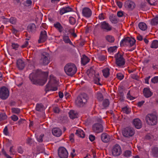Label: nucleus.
Listing matches in <instances>:
<instances>
[{
  "instance_id": "f257e3e1",
  "label": "nucleus",
  "mask_w": 158,
  "mask_h": 158,
  "mask_svg": "<svg viewBox=\"0 0 158 158\" xmlns=\"http://www.w3.org/2000/svg\"><path fill=\"white\" fill-rule=\"evenodd\" d=\"M44 77L43 79H37V74L36 72H34L29 75V78L31 81L35 84H38L40 85H44L46 82L47 78L48 75V72H44L43 73Z\"/></svg>"
},
{
  "instance_id": "f03ea898",
  "label": "nucleus",
  "mask_w": 158,
  "mask_h": 158,
  "mask_svg": "<svg viewBox=\"0 0 158 158\" xmlns=\"http://www.w3.org/2000/svg\"><path fill=\"white\" fill-rule=\"evenodd\" d=\"M64 70L67 75L72 76L76 73L77 69L74 64L69 63L65 65L64 67Z\"/></svg>"
},
{
  "instance_id": "7ed1b4c3",
  "label": "nucleus",
  "mask_w": 158,
  "mask_h": 158,
  "mask_svg": "<svg viewBox=\"0 0 158 158\" xmlns=\"http://www.w3.org/2000/svg\"><path fill=\"white\" fill-rule=\"evenodd\" d=\"M145 121L148 125L153 126L157 123V117L153 114H148L146 117Z\"/></svg>"
},
{
  "instance_id": "20e7f679",
  "label": "nucleus",
  "mask_w": 158,
  "mask_h": 158,
  "mask_svg": "<svg viewBox=\"0 0 158 158\" xmlns=\"http://www.w3.org/2000/svg\"><path fill=\"white\" fill-rule=\"evenodd\" d=\"M87 73L89 77H94V82L95 84L101 85V83L100 82V77L98 73L95 74V71L92 69L88 70Z\"/></svg>"
},
{
  "instance_id": "39448f33",
  "label": "nucleus",
  "mask_w": 158,
  "mask_h": 158,
  "mask_svg": "<svg viewBox=\"0 0 158 158\" xmlns=\"http://www.w3.org/2000/svg\"><path fill=\"white\" fill-rule=\"evenodd\" d=\"M135 133V130L132 127H126L122 131L123 135L125 137L128 138L132 136Z\"/></svg>"
},
{
  "instance_id": "423d86ee",
  "label": "nucleus",
  "mask_w": 158,
  "mask_h": 158,
  "mask_svg": "<svg viewBox=\"0 0 158 158\" xmlns=\"http://www.w3.org/2000/svg\"><path fill=\"white\" fill-rule=\"evenodd\" d=\"M87 98L86 95H81L78 96L75 101L76 104L78 106H81L87 102Z\"/></svg>"
},
{
  "instance_id": "0eeeda50",
  "label": "nucleus",
  "mask_w": 158,
  "mask_h": 158,
  "mask_svg": "<svg viewBox=\"0 0 158 158\" xmlns=\"http://www.w3.org/2000/svg\"><path fill=\"white\" fill-rule=\"evenodd\" d=\"M115 58L116 64L118 66L121 67L124 65L125 60L122 55L118 53L115 55Z\"/></svg>"
},
{
  "instance_id": "6e6552de",
  "label": "nucleus",
  "mask_w": 158,
  "mask_h": 158,
  "mask_svg": "<svg viewBox=\"0 0 158 158\" xmlns=\"http://www.w3.org/2000/svg\"><path fill=\"white\" fill-rule=\"evenodd\" d=\"M9 94V90L5 87H2L0 89V98L2 99H6Z\"/></svg>"
},
{
  "instance_id": "1a4fd4ad",
  "label": "nucleus",
  "mask_w": 158,
  "mask_h": 158,
  "mask_svg": "<svg viewBox=\"0 0 158 158\" xmlns=\"http://www.w3.org/2000/svg\"><path fill=\"white\" fill-rule=\"evenodd\" d=\"M49 59L50 57L49 54L46 52H44L42 54L40 62L44 65L48 64L49 63Z\"/></svg>"
},
{
  "instance_id": "9d476101",
  "label": "nucleus",
  "mask_w": 158,
  "mask_h": 158,
  "mask_svg": "<svg viewBox=\"0 0 158 158\" xmlns=\"http://www.w3.org/2000/svg\"><path fill=\"white\" fill-rule=\"evenodd\" d=\"M58 155L60 158H67L68 153L65 148L63 147H60L58 150Z\"/></svg>"
},
{
  "instance_id": "9b49d317",
  "label": "nucleus",
  "mask_w": 158,
  "mask_h": 158,
  "mask_svg": "<svg viewBox=\"0 0 158 158\" xmlns=\"http://www.w3.org/2000/svg\"><path fill=\"white\" fill-rule=\"evenodd\" d=\"M101 29L104 31H109L112 29V26L106 21L102 22L100 24Z\"/></svg>"
},
{
  "instance_id": "f8f14e48",
  "label": "nucleus",
  "mask_w": 158,
  "mask_h": 158,
  "mask_svg": "<svg viewBox=\"0 0 158 158\" xmlns=\"http://www.w3.org/2000/svg\"><path fill=\"white\" fill-rule=\"evenodd\" d=\"M112 152L113 155L114 156L120 155L122 153V150L120 146L118 144H116L112 149Z\"/></svg>"
},
{
  "instance_id": "ddd939ff",
  "label": "nucleus",
  "mask_w": 158,
  "mask_h": 158,
  "mask_svg": "<svg viewBox=\"0 0 158 158\" xmlns=\"http://www.w3.org/2000/svg\"><path fill=\"white\" fill-rule=\"evenodd\" d=\"M92 128L93 131L97 133L101 132L103 131L102 125L99 123L94 124L92 126Z\"/></svg>"
},
{
  "instance_id": "4468645a",
  "label": "nucleus",
  "mask_w": 158,
  "mask_h": 158,
  "mask_svg": "<svg viewBox=\"0 0 158 158\" xmlns=\"http://www.w3.org/2000/svg\"><path fill=\"white\" fill-rule=\"evenodd\" d=\"M47 39V32L45 30L41 31L39 39L38 40V43H40L45 41Z\"/></svg>"
},
{
  "instance_id": "2eb2a0df",
  "label": "nucleus",
  "mask_w": 158,
  "mask_h": 158,
  "mask_svg": "<svg viewBox=\"0 0 158 158\" xmlns=\"http://www.w3.org/2000/svg\"><path fill=\"white\" fill-rule=\"evenodd\" d=\"M52 78L50 81H48L47 85H46L45 90L46 92L50 91H55L57 90V88L56 87H53L52 85L51 82L52 81Z\"/></svg>"
},
{
  "instance_id": "dca6fc26",
  "label": "nucleus",
  "mask_w": 158,
  "mask_h": 158,
  "mask_svg": "<svg viewBox=\"0 0 158 158\" xmlns=\"http://www.w3.org/2000/svg\"><path fill=\"white\" fill-rule=\"evenodd\" d=\"M82 14L83 16L86 18H89L92 15V11L89 8H84L82 10Z\"/></svg>"
},
{
  "instance_id": "f3484780",
  "label": "nucleus",
  "mask_w": 158,
  "mask_h": 158,
  "mask_svg": "<svg viewBox=\"0 0 158 158\" xmlns=\"http://www.w3.org/2000/svg\"><path fill=\"white\" fill-rule=\"evenodd\" d=\"M133 124L135 127L138 129H140L142 127V122L138 118H135L133 120Z\"/></svg>"
},
{
  "instance_id": "a211bd4d",
  "label": "nucleus",
  "mask_w": 158,
  "mask_h": 158,
  "mask_svg": "<svg viewBox=\"0 0 158 158\" xmlns=\"http://www.w3.org/2000/svg\"><path fill=\"white\" fill-rule=\"evenodd\" d=\"M111 137L106 133H103L101 135V139L102 141L105 143L109 142L111 139Z\"/></svg>"
},
{
  "instance_id": "6ab92c4d",
  "label": "nucleus",
  "mask_w": 158,
  "mask_h": 158,
  "mask_svg": "<svg viewBox=\"0 0 158 158\" xmlns=\"http://www.w3.org/2000/svg\"><path fill=\"white\" fill-rule=\"evenodd\" d=\"M124 5L126 8L131 9H134L135 6V3L133 2L130 1H126Z\"/></svg>"
},
{
  "instance_id": "aec40b11",
  "label": "nucleus",
  "mask_w": 158,
  "mask_h": 158,
  "mask_svg": "<svg viewBox=\"0 0 158 158\" xmlns=\"http://www.w3.org/2000/svg\"><path fill=\"white\" fill-rule=\"evenodd\" d=\"M52 133L55 136L59 137L62 134L61 130L58 128H54L52 130Z\"/></svg>"
},
{
  "instance_id": "412c9836",
  "label": "nucleus",
  "mask_w": 158,
  "mask_h": 158,
  "mask_svg": "<svg viewBox=\"0 0 158 158\" xmlns=\"http://www.w3.org/2000/svg\"><path fill=\"white\" fill-rule=\"evenodd\" d=\"M69 116L71 119H74L77 118L78 116V114L76 111L71 110L69 113Z\"/></svg>"
},
{
  "instance_id": "4be33fe9",
  "label": "nucleus",
  "mask_w": 158,
  "mask_h": 158,
  "mask_svg": "<svg viewBox=\"0 0 158 158\" xmlns=\"http://www.w3.org/2000/svg\"><path fill=\"white\" fill-rule=\"evenodd\" d=\"M143 92L144 96L146 98H149L152 95V93L148 88H144Z\"/></svg>"
},
{
  "instance_id": "5701e85b",
  "label": "nucleus",
  "mask_w": 158,
  "mask_h": 158,
  "mask_svg": "<svg viewBox=\"0 0 158 158\" xmlns=\"http://www.w3.org/2000/svg\"><path fill=\"white\" fill-rule=\"evenodd\" d=\"M72 9L68 6L63 7L61 8L60 11V15H63L65 13L72 11Z\"/></svg>"
},
{
  "instance_id": "b1692460",
  "label": "nucleus",
  "mask_w": 158,
  "mask_h": 158,
  "mask_svg": "<svg viewBox=\"0 0 158 158\" xmlns=\"http://www.w3.org/2000/svg\"><path fill=\"white\" fill-rule=\"evenodd\" d=\"M17 65L18 67L21 70L23 69L25 66L24 62L21 59H19L17 60Z\"/></svg>"
},
{
  "instance_id": "393cba45",
  "label": "nucleus",
  "mask_w": 158,
  "mask_h": 158,
  "mask_svg": "<svg viewBox=\"0 0 158 158\" xmlns=\"http://www.w3.org/2000/svg\"><path fill=\"white\" fill-rule=\"evenodd\" d=\"M89 59L86 56L84 55L81 58V64L83 65H85L89 62Z\"/></svg>"
},
{
  "instance_id": "a878e982",
  "label": "nucleus",
  "mask_w": 158,
  "mask_h": 158,
  "mask_svg": "<svg viewBox=\"0 0 158 158\" xmlns=\"http://www.w3.org/2000/svg\"><path fill=\"white\" fill-rule=\"evenodd\" d=\"M109 19L111 22L113 23H116L118 22V19L116 15L113 14L110 15Z\"/></svg>"
},
{
  "instance_id": "bb28decb",
  "label": "nucleus",
  "mask_w": 158,
  "mask_h": 158,
  "mask_svg": "<svg viewBox=\"0 0 158 158\" xmlns=\"http://www.w3.org/2000/svg\"><path fill=\"white\" fill-rule=\"evenodd\" d=\"M76 134L79 137L83 138L85 137V133L81 129H79L76 131Z\"/></svg>"
},
{
  "instance_id": "cd10ccee",
  "label": "nucleus",
  "mask_w": 158,
  "mask_h": 158,
  "mask_svg": "<svg viewBox=\"0 0 158 158\" xmlns=\"http://www.w3.org/2000/svg\"><path fill=\"white\" fill-rule=\"evenodd\" d=\"M54 26L60 32H61L62 31L63 27L59 23L56 22L54 23Z\"/></svg>"
},
{
  "instance_id": "c85d7f7f",
  "label": "nucleus",
  "mask_w": 158,
  "mask_h": 158,
  "mask_svg": "<svg viewBox=\"0 0 158 158\" xmlns=\"http://www.w3.org/2000/svg\"><path fill=\"white\" fill-rule=\"evenodd\" d=\"M139 27L140 29L142 31H145L147 28V26L144 23L140 22L139 24Z\"/></svg>"
},
{
  "instance_id": "c756f323",
  "label": "nucleus",
  "mask_w": 158,
  "mask_h": 158,
  "mask_svg": "<svg viewBox=\"0 0 158 158\" xmlns=\"http://www.w3.org/2000/svg\"><path fill=\"white\" fill-rule=\"evenodd\" d=\"M45 109V107L42 104H37L36 105V110L38 111H42Z\"/></svg>"
},
{
  "instance_id": "7c9ffc66",
  "label": "nucleus",
  "mask_w": 158,
  "mask_h": 158,
  "mask_svg": "<svg viewBox=\"0 0 158 158\" xmlns=\"http://www.w3.org/2000/svg\"><path fill=\"white\" fill-rule=\"evenodd\" d=\"M103 75L105 77H108L110 75V69L108 68H106L102 70Z\"/></svg>"
},
{
  "instance_id": "2f4dec72",
  "label": "nucleus",
  "mask_w": 158,
  "mask_h": 158,
  "mask_svg": "<svg viewBox=\"0 0 158 158\" xmlns=\"http://www.w3.org/2000/svg\"><path fill=\"white\" fill-rule=\"evenodd\" d=\"M152 154L154 157H157L158 156V148L155 147L152 150Z\"/></svg>"
},
{
  "instance_id": "473e14b6",
  "label": "nucleus",
  "mask_w": 158,
  "mask_h": 158,
  "mask_svg": "<svg viewBox=\"0 0 158 158\" xmlns=\"http://www.w3.org/2000/svg\"><path fill=\"white\" fill-rule=\"evenodd\" d=\"M130 38L127 37L123 39L120 42V44H123L129 46Z\"/></svg>"
},
{
  "instance_id": "72a5a7b5",
  "label": "nucleus",
  "mask_w": 158,
  "mask_h": 158,
  "mask_svg": "<svg viewBox=\"0 0 158 158\" xmlns=\"http://www.w3.org/2000/svg\"><path fill=\"white\" fill-rule=\"evenodd\" d=\"M11 111L13 114L18 115L20 113L21 110L18 108L13 107L11 109Z\"/></svg>"
},
{
  "instance_id": "f704fd0d",
  "label": "nucleus",
  "mask_w": 158,
  "mask_h": 158,
  "mask_svg": "<svg viewBox=\"0 0 158 158\" xmlns=\"http://www.w3.org/2000/svg\"><path fill=\"white\" fill-rule=\"evenodd\" d=\"M63 41L66 43H69L70 44H72V43L70 40L69 36L68 35H64L63 37Z\"/></svg>"
},
{
  "instance_id": "c9c22d12",
  "label": "nucleus",
  "mask_w": 158,
  "mask_h": 158,
  "mask_svg": "<svg viewBox=\"0 0 158 158\" xmlns=\"http://www.w3.org/2000/svg\"><path fill=\"white\" fill-rule=\"evenodd\" d=\"M106 40L110 43H113L114 40V37L111 35H107L106 36Z\"/></svg>"
},
{
  "instance_id": "e433bc0d",
  "label": "nucleus",
  "mask_w": 158,
  "mask_h": 158,
  "mask_svg": "<svg viewBox=\"0 0 158 158\" xmlns=\"http://www.w3.org/2000/svg\"><path fill=\"white\" fill-rule=\"evenodd\" d=\"M28 30L30 32H32L35 29V26L34 24H31L28 26Z\"/></svg>"
},
{
  "instance_id": "4c0bfd02",
  "label": "nucleus",
  "mask_w": 158,
  "mask_h": 158,
  "mask_svg": "<svg viewBox=\"0 0 158 158\" xmlns=\"http://www.w3.org/2000/svg\"><path fill=\"white\" fill-rule=\"evenodd\" d=\"M151 47L152 48H158V41L157 40H154L152 41Z\"/></svg>"
},
{
  "instance_id": "58836bf2",
  "label": "nucleus",
  "mask_w": 158,
  "mask_h": 158,
  "mask_svg": "<svg viewBox=\"0 0 158 158\" xmlns=\"http://www.w3.org/2000/svg\"><path fill=\"white\" fill-rule=\"evenodd\" d=\"M150 23L152 25H155L158 24V17H156L152 19Z\"/></svg>"
},
{
  "instance_id": "ea45409f",
  "label": "nucleus",
  "mask_w": 158,
  "mask_h": 158,
  "mask_svg": "<svg viewBox=\"0 0 158 158\" xmlns=\"http://www.w3.org/2000/svg\"><path fill=\"white\" fill-rule=\"evenodd\" d=\"M7 117L6 114L1 113L0 114V121L6 119Z\"/></svg>"
},
{
  "instance_id": "a19ab883",
  "label": "nucleus",
  "mask_w": 158,
  "mask_h": 158,
  "mask_svg": "<svg viewBox=\"0 0 158 158\" xmlns=\"http://www.w3.org/2000/svg\"><path fill=\"white\" fill-rule=\"evenodd\" d=\"M69 21L71 24L74 25L76 23V20L74 18L71 16L69 18Z\"/></svg>"
},
{
  "instance_id": "79ce46f5",
  "label": "nucleus",
  "mask_w": 158,
  "mask_h": 158,
  "mask_svg": "<svg viewBox=\"0 0 158 158\" xmlns=\"http://www.w3.org/2000/svg\"><path fill=\"white\" fill-rule=\"evenodd\" d=\"M109 105V102L108 99H105L103 102V106L104 107H108Z\"/></svg>"
},
{
  "instance_id": "37998d69",
  "label": "nucleus",
  "mask_w": 158,
  "mask_h": 158,
  "mask_svg": "<svg viewBox=\"0 0 158 158\" xmlns=\"http://www.w3.org/2000/svg\"><path fill=\"white\" fill-rule=\"evenodd\" d=\"M117 48L116 46L110 47L108 48V51L110 52H114L116 50Z\"/></svg>"
},
{
  "instance_id": "c03bdc74",
  "label": "nucleus",
  "mask_w": 158,
  "mask_h": 158,
  "mask_svg": "<svg viewBox=\"0 0 158 158\" xmlns=\"http://www.w3.org/2000/svg\"><path fill=\"white\" fill-rule=\"evenodd\" d=\"M122 110L124 113H125L127 114H129L131 111L130 109L127 107H125L123 108L122 109Z\"/></svg>"
},
{
  "instance_id": "a18cd8bd",
  "label": "nucleus",
  "mask_w": 158,
  "mask_h": 158,
  "mask_svg": "<svg viewBox=\"0 0 158 158\" xmlns=\"http://www.w3.org/2000/svg\"><path fill=\"white\" fill-rule=\"evenodd\" d=\"M123 155L124 156L126 157H128L131 155V152L130 151L127 150L124 152Z\"/></svg>"
},
{
  "instance_id": "49530a36",
  "label": "nucleus",
  "mask_w": 158,
  "mask_h": 158,
  "mask_svg": "<svg viewBox=\"0 0 158 158\" xmlns=\"http://www.w3.org/2000/svg\"><path fill=\"white\" fill-rule=\"evenodd\" d=\"M97 98L100 101H102L103 99V96L102 94L99 92H98L97 94Z\"/></svg>"
},
{
  "instance_id": "de8ad7c7",
  "label": "nucleus",
  "mask_w": 158,
  "mask_h": 158,
  "mask_svg": "<svg viewBox=\"0 0 158 158\" xmlns=\"http://www.w3.org/2000/svg\"><path fill=\"white\" fill-rule=\"evenodd\" d=\"M9 21L12 24H15L16 22V19L14 17H11L9 20Z\"/></svg>"
},
{
  "instance_id": "09e8293b",
  "label": "nucleus",
  "mask_w": 158,
  "mask_h": 158,
  "mask_svg": "<svg viewBox=\"0 0 158 158\" xmlns=\"http://www.w3.org/2000/svg\"><path fill=\"white\" fill-rule=\"evenodd\" d=\"M151 5H155L156 4V0H146Z\"/></svg>"
},
{
  "instance_id": "8fccbe9b",
  "label": "nucleus",
  "mask_w": 158,
  "mask_h": 158,
  "mask_svg": "<svg viewBox=\"0 0 158 158\" xmlns=\"http://www.w3.org/2000/svg\"><path fill=\"white\" fill-rule=\"evenodd\" d=\"M135 40L133 38H130V42L129 43V46H133L135 43Z\"/></svg>"
},
{
  "instance_id": "3c124183",
  "label": "nucleus",
  "mask_w": 158,
  "mask_h": 158,
  "mask_svg": "<svg viewBox=\"0 0 158 158\" xmlns=\"http://www.w3.org/2000/svg\"><path fill=\"white\" fill-rule=\"evenodd\" d=\"M151 81L153 83L158 82V77H155L151 79Z\"/></svg>"
},
{
  "instance_id": "603ef678",
  "label": "nucleus",
  "mask_w": 158,
  "mask_h": 158,
  "mask_svg": "<svg viewBox=\"0 0 158 158\" xmlns=\"http://www.w3.org/2000/svg\"><path fill=\"white\" fill-rule=\"evenodd\" d=\"M10 118L14 121H16L19 119V118L18 116L15 114H13L11 116Z\"/></svg>"
},
{
  "instance_id": "864d4df0",
  "label": "nucleus",
  "mask_w": 158,
  "mask_h": 158,
  "mask_svg": "<svg viewBox=\"0 0 158 158\" xmlns=\"http://www.w3.org/2000/svg\"><path fill=\"white\" fill-rule=\"evenodd\" d=\"M44 136L43 134H41L38 137H37V139L39 142H41L43 141V138Z\"/></svg>"
},
{
  "instance_id": "5fc2aeb1",
  "label": "nucleus",
  "mask_w": 158,
  "mask_h": 158,
  "mask_svg": "<svg viewBox=\"0 0 158 158\" xmlns=\"http://www.w3.org/2000/svg\"><path fill=\"white\" fill-rule=\"evenodd\" d=\"M117 77L118 79L121 80L123 78V75L122 73H118L117 74Z\"/></svg>"
},
{
  "instance_id": "6e6d98bb",
  "label": "nucleus",
  "mask_w": 158,
  "mask_h": 158,
  "mask_svg": "<svg viewBox=\"0 0 158 158\" xmlns=\"http://www.w3.org/2000/svg\"><path fill=\"white\" fill-rule=\"evenodd\" d=\"M12 48L15 50H17L19 47V45L17 44L12 43L11 45Z\"/></svg>"
},
{
  "instance_id": "4d7b16f0",
  "label": "nucleus",
  "mask_w": 158,
  "mask_h": 158,
  "mask_svg": "<svg viewBox=\"0 0 158 158\" xmlns=\"http://www.w3.org/2000/svg\"><path fill=\"white\" fill-rule=\"evenodd\" d=\"M3 133L4 134L6 135H9V133L8 131V130L7 127L6 126L3 131Z\"/></svg>"
},
{
  "instance_id": "13d9d810",
  "label": "nucleus",
  "mask_w": 158,
  "mask_h": 158,
  "mask_svg": "<svg viewBox=\"0 0 158 158\" xmlns=\"http://www.w3.org/2000/svg\"><path fill=\"white\" fill-rule=\"evenodd\" d=\"M98 17L99 19L101 20H103L105 19V16L103 13L100 14Z\"/></svg>"
},
{
  "instance_id": "bf43d9fd",
  "label": "nucleus",
  "mask_w": 158,
  "mask_h": 158,
  "mask_svg": "<svg viewBox=\"0 0 158 158\" xmlns=\"http://www.w3.org/2000/svg\"><path fill=\"white\" fill-rule=\"evenodd\" d=\"M89 139L91 142L94 141L95 139V137L92 135H90L89 136Z\"/></svg>"
},
{
  "instance_id": "052dcab7",
  "label": "nucleus",
  "mask_w": 158,
  "mask_h": 158,
  "mask_svg": "<svg viewBox=\"0 0 158 158\" xmlns=\"http://www.w3.org/2000/svg\"><path fill=\"white\" fill-rule=\"evenodd\" d=\"M76 155L75 152V150L74 149H73L72 151L71 152L70 156H71L72 157H74Z\"/></svg>"
},
{
  "instance_id": "680f3d73",
  "label": "nucleus",
  "mask_w": 158,
  "mask_h": 158,
  "mask_svg": "<svg viewBox=\"0 0 158 158\" xmlns=\"http://www.w3.org/2000/svg\"><path fill=\"white\" fill-rule=\"evenodd\" d=\"M53 111L55 113H58L60 112V110L57 106H55L53 108Z\"/></svg>"
},
{
  "instance_id": "e2e57ef3",
  "label": "nucleus",
  "mask_w": 158,
  "mask_h": 158,
  "mask_svg": "<svg viewBox=\"0 0 158 158\" xmlns=\"http://www.w3.org/2000/svg\"><path fill=\"white\" fill-rule=\"evenodd\" d=\"M131 77L133 79L137 80L138 79V76L136 74H133L131 75Z\"/></svg>"
},
{
  "instance_id": "0e129e2a",
  "label": "nucleus",
  "mask_w": 158,
  "mask_h": 158,
  "mask_svg": "<svg viewBox=\"0 0 158 158\" xmlns=\"http://www.w3.org/2000/svg\"><path fill=\"white\" fill-rule=\"evenodd\" d=\"M127 98L130 100H133L134 98L133 97L130 95L129 92H128L127 94Z\"/></svg>"
},
{
  "instance_id": "69168bd1",
  "label": "nucleus",
  "mask_w": 158,
  "mask_h": 158,
  "mask_svg": "<svg viewBox=\"0 0 158 158\" xmlns=\"http://www.w3.org/2000/svg\"><path fill=\"white\" fill-rule=\"evenodd\" d=\"M74 134L73 133L71 134L69 136L70 140L72 142H73L74 141Z\"/></svg>"
},
{
  "instance_id": "338daca9",
  "label": "nucleus",
  "mask_w": 158,
  "mask_h": 158,
  "mask_svg": "<svg viewBox=\"0 0 158 158\" xmlns=\"http://www.w3.org/2000/svg\"><path fill=\"white\" fill-rule=\"evenodd\" d=\"M117 16L119 17H122L123 15V12L122 11H119L117 12Z\"/></svg>"
},
{
  "instance_id": "774afa93",
  "label": "nucleus",
  "mask_w": 158,
  "mask_h": 158,
  "mask_svg": "<svg viewBox=\"0 0 158 158\" xmlns=\"http://www.w3.org/2000/svg\"><path fill=\"white\" fill-rule=\"evenodd\" d=\"M117 5L120 8H121L122 6V3L120 1H117L116 2Z\"/></svg>"
}]
</instances>
